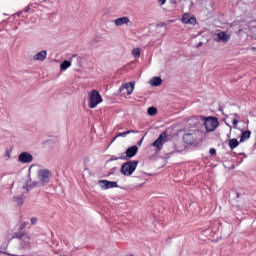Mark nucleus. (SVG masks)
<instances>
[{"mask_svg":"<svg viewBox=\"0 0 256 256\" xmlns=\"http://www.w3.org/2000/svg\"><path fill=\"white\" fill-rule=\"evenodd\" d=\"M0 253H5V252H3V251L0 250Z\"/></svg>","mask_w":256,"mask_h":256,"instance_id":"obj_34","label":"nucleus"},{"mask_svg":"<svg viewBox=\"0 0 256 256\" xmlns=\"http://www.w3.org/2000/svg\"><path fill=\"white\" fill-rule=\"evenodd\" d=\"M27 225H28L27 222H22V223L20 224L19 229L23 230V229H25V227H27Z\"/></svg>","mask_w":256,"mask_h":256,"instance_id":"obj_26","label":"nucleus"},{"mask_svg":"<svg viewBox=\"0 0 256 256\" xmlns=\"http://www.w3.org/2000/svg\"><path fill=\"white\" fill-rule=\"evenodd\" d=\"M14 201L17 205H23L25 198H23V196H15Z\"/></svg>","mask_w":256,"mask_h":256,"instance_id":"obj_20","label":"nucleus"},{"mask_svg":"<svg viewBox=\"0 0 256 256\" xmlns=\"http://www.w3.org/2000/svg\"><path fill=\"white\" fill-rule=\"evenodd\" d=\"M33 59H34V61H40V62L45 61V59H47V51L46 50H42L40 52H37L33 56Z\"/></svg>","mask_w":256,"mask_h":256,"instance_id":"obj_11","label":"nucleus"},{"mask_svg":"<svg viewBox=\"0 0 256 256\" xmlns=\"http://www.w3.org/2000/svg\"><path fill=\"white\" fill-rule=\"evenodd\" d=\"M251 137V131H245L242 133L241 137H240V143H243V141H245V139H249Z\"/></svg>","mask_w":256,"mask_h":256,"instance_id":"obj_18","label":"nucleus"},{"mask_svg":"<svg viewBox=\"0 0 256 256\" xmlns=\"http://www.w3.org/2000/svg\"><path fill=\"white\" fill-rule=\"evenodd\" d=\"M132 55L133 57H135L136 59H139L141 57V48H134L132 50Z\"/></svg>","mask_w":256,"mask_h":256,"instance_id":"obj_19","label":"nucleus"},{"mask_svg":"<svg viewBox=\"0 0 256 256\" xmlns=\"http://www.w3.org/2000/svg\"><path fill=\"white\" fill-rule=\"evenodd\" d=\"M227 125H228V127H229L230 130L233 129V127H232L230 124H227Z\"/></svg>","mask_w":256,"mask_h":256,"instance_id":"obj_30","label":"nucleus"},{"mask_svg":"<svg viewBox=\"0 0 256 256\" xmlns=\"http://www.w3.org/2000/svg\"><path fill=\"white\" fill-rule=\"evenodd\" d=\"M69 67H71V61H69V60H64V61L60 64V71H67V69H69Z\"/></svg>","mask_w":256,"mask_h":256,"instance_id":"obj_16","label":"nucleus"},{"mask_svg":"<svg viewBox=\"0 0 256 256\" xmlns=\"http://www.w3.org/2000/svg\"><path fill=\"white\" fill-rule=\"evenodd\" d=\"M159 5H165L167 3V0H158Z\"/></svg>","mask_w":256,"mask_h":256,"instance_id":"obj_29","label":"nucleus"},{"mask_svg":"<svg viewBox=\"0 0 256 256\" xmlns=\"http://www.w3.org/2000/svg\"><path fill=\"white\" fill-rule=\"evenodd\" d=\"M148 115H150L151 117L157 115V108H155V107H149V108H148Z\"/></svg>","mask_w":256,"mask_h":256,"instance_id":"obj_22","label":"nucleus"},{"mask_svg":"<svg viewBox=\"0 0 256 256\" xmlns=\"http://www.w3.org/2000/svg\"><path fill=\"white\" fill-rule=\"evenodd\" d=\"M202 120L204 121V127L208 133L215 131L219 127V120L215 117H203Z\"/></svg>","mask_w":256,"mask_h":256,"instance_id":"obj_3","label":"nucleus"},{"mask_svg":"<svg viewBox=\"0 0 256 256\" xmlns=\"http://www.w3.org/2000/svg\"><path fill=\"white\" fill-rule=\"evenodd\" d=\"M30 221H31V225H37L38 219H37V217H32V218L30 219Z\"/></svg>","mask_w":256,"mask_h":256,"instance_id":"obj_24","label":"nucleus"},{"mask_svg":"<svg viewBox=\"0 0 256 256\" xmlns=\"http://www.w3.org/2000/svg\"><path fill=\"white\" fill-rule=\"evenodd\" d=\"M161 83H163V80L160 77H153L150 80V85L152 87H159V85H161Z\"/></svg>","mask_w":256,"mask_h":256,"instance_id":"obj_15","label":"nucleus"},{"mask_svg":"<svg viewBox=\"0 0 256 256\" xmlns=\"http://www.w3.org/2000/svg\"><path fill=\"white\" fill-rule=\"evenodd\" d=\"M137 165H139V161L137 160H130L122 164L120 173L125 177H131L132 173H135L137 169Z\"/></svg>","mask_w":256,"mask_h":256,"instance_id":"obj_1","label":"nucleus"},{"mask_svg":"<svg viewBox=\"0 0 256 256\" xmlns=\"http://www.w3.org/2000/svg\"><path fill=\"white\" fill-rule=\"evenodd\" d=\"M181 21L184 25H195L197 23V19L191 14H184Z\"/></svg>","mask_w":256,"mask_h":256,"instance_id":"obj_10","label":"nucleus"},{"mask_svg":"<svg viewBox=\"0 0 256 256\" xmlns=\"http://www.w3.org/2000/svg\"><path fill=\"white\" fill-rule=\"evenodd\" d=\"M114 25H116V27H123V25L131 27V20L127 16L120 17L114 20Z\"/></svg>","mask_w":256,"mask_h":256,"instance_id":"obj_9","label":"nucleus"},{"mask_svg":"<svg viewBox=\"0 0 256 256\" xmlns=\"http://www.w3.org/2000/svg\"><path fill=\"white\" fill-rule=\"evenodd\" d=\"M99 103H103V98L101 94L97 90H92L91 93L88 95V107L90 109H95Z\"/></svg>","mask_w":256,"mask_h":256,"instance_id":"obj_2","label":"nucleus"},{"mask_svg":"<svg viewBox=\"0 0 256 256\" xmlns=\"http://www.w3.org/2000/svg\"><path fill=\"white\" fill-rule=\"evenodd\" d=\"M213 40L216 43H229L231 41V34L227 31H220L213 35Z\"/></svg>","mask_w":256,"mask_h":256,"instance_id":"obj_4","label":"nucleus"},{"mask_svg":"<svg viewBox=\"0 0 256 256\" xmlns=\"http://www.w3.org/2000/svg\"><path fill=\"white\" fill-rule=\"evenodd\" d=\"M43 183H41V181H35L31 184L27 183L23 189H25L26 193H29L30 189H35V187H43Z\"/></svg>","mask_w":256,"mask_h":256,"instance_id":"obj_13","label":"nucleus"},{"mask_svg":"<svg viewBox=\"0 0 256 256\" xmlns=\"http://www.w3.org/2000/svg\"><path fill=\"white\" fill-rule=\"evenodd\" d=\"M143 143V138L140 140V142L138 143V145H141Z\"/></svg>","mask_w":256,"mask_h":256,"instance_id":"obj_31","label":"nucleus"},{"mask_svg":"<svg viewBox=\"0 0 256 256\" xmlns=\"http://www.w3.org/2000/svg\"><path fill=\"white\" fill-rule=\"evenodd\" d=\"M236 147H239V141L236 138L229 140V148L233 151V149H236Z\"/></svg>","mask_w":256,"mask_h":256,"instance_id":"obj_17","label":"nucleus"},{"mask_svg":"<svg viewBox=\"0 0 256 256\" xmlns=\"http://www.w3.org/2000/svg\"><path fill=\"white\" fill-rule=\"evenodd\" d=\"M18 17H21V12L17 13Z\"/></svg>","mask_w":256,"mask_h":256,"instance_id":"obj_32","label":"nucleus"},{"mask_svg":"<svg viewBox=\"0 0 256 256\" xmlns=\"http://www.w3.org/2000/svg\"><path fill=\"white\" fill-rule=\"evenodd\" d=\"M123 89H126L127 95H131L135 89V83L134 82H128L125 84V86H121L120 91H123Z\"/></svg>","mask_w":256,"mask_h":256,"instance_id":"obj_14","label":"nucleus"},{"mask_svg":"<svg viewBox=\"0 0 256 256\" xmlns=\"http://www.w3.org/2000/svg\"><path fill=\"white\" fill-rule=\"evenodd\" d=\"M168 141H169V138L167 137V133L163 132L152 143V147H155L158 151H161L163 149V145H165Z\"/></svg>","mask_w":256,"mask_h":256,"instance_id":"obj_5","label":"nucleus"},{"mask_svg":"<svg viewBox=\"0 0 256 256\" xmlns=\"http://www.w3.org/2000/svg\"><path fill=\"white\" fill-rule=\"evenodd\" d=\"M210 155H217V150L215 148H211L209 150Z\"/></svg>","mask_w":256,"mask_h":256,"instance_id":"obj_25","label":"nucleus"},{"mask_svg":"<svg viewBox=\"0 0 256 256\" xmlns=\"http://www.w3.org/2000/svg\"><path fill=\"white\" fill-rule=\"evenodd\" d=\"M38 179L42 184L47 185L51 181V171L46 169L39 170Z\"/></svg>","mask_w":256,"mask_h":256,"instance_id":"obj_6","label":"nucleus"},{"mask_svg":"<svg viewBox=\"0 0 256 256\" xmlns=\"http://www.w3.org/2000/svg\"><path fill=\"white\" fill-rule=\"evenodd\" d=\"M139 151V148L137 146L129 147L125 152V157L131 159V157H135L137 155V152Z\"/></svg>","mask_w":256,"mask_h":256,"instance_id":"obj_12","label":"nucleus"},{"mask_svg":"<svg viewBox=\"0 0 256 256\" xmlns=\"http://www.w3.org/2000/svg\"><path fill=\"white\" fill-rule=\"evenodd\" d=\"M18 161L24 164L33 163V155H31L29 152H22L18 156Z\"/></svg>","mask_w":256,"mask_h":256,"instance_id":"obj_8","label":"nucleus"},{"mask_svg":"<svg viewBox=\"0 0 256 256\" xmlns=\"http://www.w3.org/2000/svg\"><path fill=\"white\" fill-rule=\"evenodd\" d=\"M119 159H121L122 161H125V159H127V157L125 156V154H122L120 157L112 156L110 158V161H119Z\"/></svg>","mask_w":256,"mask_h":256,"instance_id":"obj_23","label":"nucleus"},{"mask_svg":"<svg viewBox=\"0 0 256 256\" xmlns=\"http://www.w3.org/2000/svg\"><path fill=\"white\" fill-rule=\"evenodd\" d=\"M98 185L101 189L107 190V189H115L119 187L117 182L115 181H109V180H99Z\"/></svg>","mask_w":256,"mask_h":256,"instance_id":"obj_7","label":"nucleus"},{"mask_svg":"<svg viewBox=\"0 0 256 256\" xmlns=\"http://www.w3.org/2000/svg\"><path fill=\"white\" fill-rule=\"evenodd\" d=\"M5 157H7V159H11V153L9 151H6Z\"/></svg>","mask_w":256,"mask_h":256,"instance_id":"obj_28","label":"nucleus"},{"mask_svg":"<svg viewBox=\"0 0 256 256\" xmlns=\"http://www.w3.org/2000/svg\"><path fill=\"white\" fill-rule=\"evenodd\" d=\"M232 123H233V127H234L235 129H237V125H239V120L234 119Z\"/></svg>","mask_w":256,"mask_h":256,"instance_id":"obj_27","label":"nucleus"},{"mask_svg":"<svg viewBox=\"0 0 256 256\" xmlns=\"http://www.w3.org/2000/svg\"><path fill=\"white\" fill-rule=\"evenodd\" d=\"M130 133H138V132L135 131V130H128V131L119 133V134L117 135V137H127V135H130Z\"/></svg>","mask_w":256,"mask_h":256,"instance_id":"obj_21","label":"nucleus"},{"mask_svg":"<svg viewBox=\"0 0 256 256\" xmlns=\"http://www.w3.org/2000/svg\"><path fill=\"white\" fill-rule=\"evenodd\" d=\"M201 45H203V43H199L198 47H201Z\"/></svg>","mask_w":256,"mask_h":256,"instance_id":"obj_33","label":"nucleus"}]
</instances>
